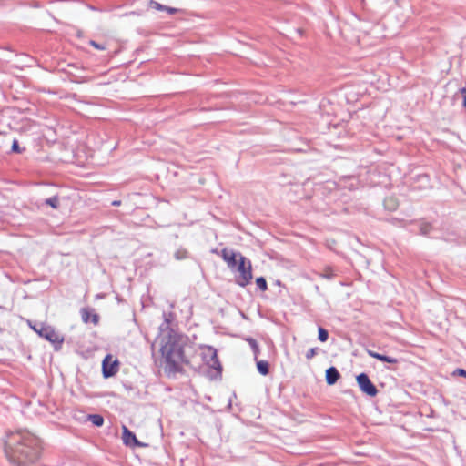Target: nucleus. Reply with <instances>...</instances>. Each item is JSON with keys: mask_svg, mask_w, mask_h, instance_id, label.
Wrapping results in <instances>:
<instances>
[{"mask_svg": "<svg viewBox=\"0 0 466 466\" xmlns=\"http://www.w3.org/2000/svg\"><path fill=\"white\" fill-rule=\"evenodd\" d=\"M12 151L14 153H21L22 152V149L20 148L19 145H18V141L16 139H15L13 141V144H12Z\"/></svg>", "mask_w": 466, "mask_h": 466, "instance_id": "aec40b11", "label": "nucleus"}, {"mask_svg": "<svg viewBox=\"0 0 466 466\" xmlns=\"http://www.w3.org/2000/svg\"><path fill=\"white\" fill-rule=\"evenodd\" d=\"M33 329L38 334V331H39V328H37L36 326H34L33 327Z\"/></svg>", "mask_w": 466, "mask_h": 466, "instance_id": "bb28decb", "label": "nucleus"}, {"mask_svg": "<svg viewBox=\"0 0 466 466\" xmlns=\"http://www.w3.org/2000/svg\"><path fill=\"white\" fill-rule=\"evenodd\" d=\"M90 420L92 421V423H93L94 425L98 426V427H99V426H102V425H103V423H104V419H103V417H102V416H100V415H97V414H96V415H91V416H90Z\"/></svg>", "mask_w": 466, "mask_h": 466, "instance_id": "dca6fc26", "label": "nucleus"}, {"mask_svg": "<svg viewBox=\"0 0 466 466\" xmlns=\"http://www.w3.org/2000/svg\"><path fill=\"white\" fill-rule=\"evenodd\" d=\"M38 335L56 347H60L64 342V338L50 326L40 325Z\"/></svg>", "mask_w": 466, "mask_h": 466, "instance_id": "39448f33", "label": "nucleus"}, {"mask_svg": "<svg viewBox=\"0 0 466 466\" xmlns=\"http://www.w3.org/2000/svg\"><path fill=\"white\" fill-rule=\"evenodd\" d=\"M256 284H257L258 288L262 291H266L268 289L267 281H266L265 278H263V277L257 278Z\"/></svg>", "mask_w": 466, "mask_h": 466, "instance_id": "2eb2a0df", "label": "nucleus"}, {"mask_svg": "<svg viewBox=\"0 0 466 466\" xmlns=\"http://www.w3.org/2000/svg\"><path fill=\"white\" fill-rule=\"evenodd\" d=\"M458 373L463 377H466V370L463 369H459Z\"/></svg>", "mask_w": 466, "mask_h": 466, "instance_id": "b1692460", "label": "nucleus"}, {"mask_svg": "<svg viewBox=\"0 0 466 466\" xmlns=\"http://www.w3.org/2000/svg\"><path fill=\"white\" fill-rule=\"evenodd\" d=\"M257 368L259 373L264 376L268 373V363L266 360H258L257 362Z\"/></svg>", "mask_w": 466, "mask_h": 466, "instance_id": "ddd939ff", "label": "nucleus"}, {"mask_svg": "<svg viewBox=\"0 0 466 466\" xmlns=\"http://www.w3.org/2000/svg\"><path fill=\"white\" fill-rule=\"evenodd\" d=\"M33 329L38 334V331H39V328H37L36 326H34L33 327Z\"/></svg>", "mask_w": 466, "mask_h": 466, "instance_id": "a878e982", "label": "nucleus"}, {"mask_svg": "<svg viewBox=\"0 0 466 466\" xmlns=\"http://www.w3.org/2000/svg\"><path fill=\"white\" fill-rule=\"evenodd\" d=\"M358 385L362 392L365 394L374 397L378 393L376 386L370 381V378L365 373H360L356 378Z\"/></svg>", "mask_w": 466, "mask_h": 466, "instance_id": "6e6552de", "label": "nucleus"}, {"mask_svg": "<svg viewBox=\"0 0 466 466\" xmlns=\"http://www.w3.org/2000/svg\"><path fill=\"white\" fill-rule=\"evenodd\" d=\"M46 204L52 207L53 208H57L59 206V199L57 197L55 196L46 199Z\"/></svg>", "mask_w": 466, "mask_h": 466, "instance_id": "a211bd4d", "label": "nucleus"}, {"mask_svg": "<svg viewBox=\"0 0 466 466\" xmlns=\"http://www.w3.org/2000/svg\"><path fill=\"white\" fill-rule=\"evenodd\" d=\"M113 205H115V206H118V205H120V201H114V202H113Z\"/></svg>", "mask_w": 466, "mask_h": 466, "instance_id": "cd10ccee", "label": "nucleus"}, {"mask_svg": "<svg viewBox=\"0 0 466 466\" xmlns=\"http://www.w3.org/2000/svg\"><path fill=\"white\" fill-rule=\"evenodd\" d=\"M233 271L237 272L235 281L240 287L248 286L253 279L252 264L246 257L240 258L238 264Z\"/></svg>", "mask_w": 466, "mask_h": 466, "instance_id": "7ed1b4c3", "label": "nucleus"}, {"mask_svg": "<svg viewBox=\"0 0 466 466\" xmlns=\"http://www.w3.org/2000/svg\"><path fill=\"white\" fill-rule=\"evenodd\" d=\"M219 255L222 258V259L225 261V263L227 264L228 268L232 271L235 269V268L238 264L240 258L244 257L241 253L236 252L228 248H222Z\"/></svg>", "mask_w": 466, "mask_h": 466, "instance_id": "423d86ee", "label": "nucleus"}, {"mask_svg": "<svg viewBox=\"0 0 466 466\" xmlns=\"http://www.w3.org/2000/svg\"><path fill=\"white\" fill-rule=\"evenodd\" d=\"M384 205L387 208L394 210L398 207V202L394 198H388L384 200Z\"/></svg>", "mask_w": 466, "mask_h": 466, "instance_id": "4468645a", "label": "nucleus"}, {"mask_svg": "<svg viewBox=\"0 0 466 466\" xmlns=\"http://www.w3.org/2000/svg\"><path fill=\"white\" fill-rule=\"evenodd\" d=\"M158 340L159 351L165 360L166 368L170 372H179L185 365L189 364L187 350L191 347L187 336L167 326L161 329Z\"/></svg>", "mask_w": 466, "mask_h": 466, "instance_id": "f257e3e1", "label": "nucleus"}, {"mask_svg": "<svg viewBox=\"0 0 466 466\" xmlns=\"http://www.w3.org/2000/svg\"><path fill=\"white\" fill-rule=\"evenodd\" d=\"M368 353L370 357H372L376 360H379L380 361H383V362L391 363V364H395L398 362V360L393 357H389V356L382 355V354H380V353H377L374 351H370V350Z\"/></svg>", "mask_w": 466, "mask_h": 466, "instance_id": "f8f14e48", "label": "nucleus"}, {"mask_svg": "<svg viewBox=\"0 0 466 466\" xmlns=\"http://www.w3.org/2000/svg\"><path fill=\"white\" fill-rule=\"evenodd\" d=\"M170 14L175 13L176 9L174 8H166Z\"/></svg>", "mask_w": 466, "mask_h": 466, "instance_id": "393cba45", "label": "nucleus"}, {"mask_svg": "<svg viewBox=\"0 0 466 466\" xmlns=\"http://www.w3.org/2000/svg\"><path fill=\"white\" fill-rule=\"evenodd\" d=\"M151 6H153L154 8L157 9V10H163L164 7L157 2H155V1H151Z\"/></svg>", "mask_w": 466, "mask_h": 466, "instance_id": "5701e85b", "label": "nucleus"}, {"mask_svg": "<svg viewBox=\"0 0 466 466\" xmlns=\"http://www.w3.org/2000/svg\"><path fill=\"white\" fill-rule=\"evenodd\" d=\"M119 369V361L117 359H113V356L108 354L105 357L102 362V370L105 378H109L116 375Z\"/></svg>", "mask_w": 466, "mask_h": 466, "instance_id": "0eeeda50", "label": "nucleus"}, {"mask_svg": "<svg viewBox=\"0 0 466 466\" xmlns=\"http://www.w3.org/2000/svg\"><path fill=\"white\" fill-rule=\"evenodd\" d=\"M318 332H319V339L321 342H325V341L328 340L329 333H328V331L324 328L319 327V329H318Z\"/></svg>", "mask_w": 466, "mask_h": 466, "instance_id": "f3484780", "label": "nucleus"}, {"mask_svg": "<svg viewBox=\"0 0 466 466\" xmlns=\"http://www.w3.org/2000/svg\"><path fill=\"white\" fill-rule=\"evenodd\" d=\"M90 46H92L93 47H95L96 49H98V50H106V46H102L98 43H96V41H93L91 40L89 42Z\"/></svg>", "mask_w": 466, "mask_h": 466, "instance_id": "412c9836", "label": "nucleus"}, {"mask_svg": "<svg viewBox=\"0 0 466 466\" xmlns=\"http://www.w3.org/2000/svg\"><path fill=\"white\" fill-rule=\"evenodd\" d=\"M340 374L335 367H330L326 370V381L329 385H333L339 379Z\"/></svg>", "mask_w": 466, "mask_h": 466, "instance_id": "9b49d317", "label": "nucleus"}, {"mask_svg": "<svg viewBox=\"0 0 466 466\" xmlns=\"http://www.w3.org/2000/svg\"><path fill=\"white\" fill-rule=\"evenodd\" d=\"M5 453L9 461L18 466L34 464L40 457V441L28 431H13L7 435Z\"/></svg>", "mask_w": 466, "mask_h": 466, "instance_id": "f03ea898", "label": "nucleus"}, {"mask_svg": "<svg viewBox=\"0 0 466 466\" xmlns=\"http://www.w3.org/2000/svg\"><path fill=\"white\" fill-rule=\"evenodd\" d=\"M317 354H318V349L312 348L309 350H308V352L306 353V358L308 360H310V359L314 358Z\"/></svg>", "mask_w": 466, "mask_h": 466, "instance_id": "6ab92c4d", "label": "nucleus"}, {"mask_svg": "<svg viewBox=\"0 0 466 466\" xmlns=\"http://www.w3.org/2000/svg\"><path fill=\"white\" fill-rule=\"evenodd\" d=\"M122 440L125 445L130 447H140L142 444L137 441L136 435L127 426H122Z\"/></svg>", "mask_w": 466, "mask_h": 466, "instance_id": "1a4fd4ad", "label": "nucleus"}, {"mask_svg": "<svg viewBox=\"0 0 466 466\" xmlns=\"http://www.w3.org/2000/svg\"><path fill=\"white\" fill-rule=\"evenodd\" d=\"M250 345H251L252 349L254 350L255 353L258 354V346L257 342L254 339H250Z\"/></svg>", "mask_w": 466, "mask_h": 466, "instance_id": "4be33fe9", "label": "nucleus"}, {"mask_svg": "<svg viewBox=\"0 0 466 466\" xmlns=\"http://www.w3.org/2000/svg\"><path fill=\"white\" fill-rule=\"evenodd\" d=\"M200 355L205 364L217 370L221 371L222 367L218 358L216 349L211 346L204 345L200 347Z\"/></svg>", "mask_w": 466, "mask_h": 466, "instance_id": "20e7f679", "label": "nucleus"}, {"mask_svg": "<svg viewBox=\"0 0 466 466\" xmlns=\"http://www.w3.org/2000/svg\"><path fill=\"white\" fill-rule=\"evenodd\" d=\"M81 316L85 323L91 322L94 325H97L99 322V316L94 309L84 308L81 309Z\"/></svg>", "mask_w": 466, "mask_h": 466, "instance_id": "9d476101", "label": "nucleus"}]
</instances>
